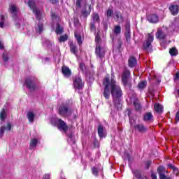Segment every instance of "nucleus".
<instances>
[{
	"instance_id": "30",
	"label": "nucleus",
	"mask_w": 179,
	"mask_h": 179,
	"mask_svg": "<svg viewBox=\"0 0 179 179\" xmlns=\"http://www.w3.org/2000/svg\"><path fill=\"white\" fill-rule=\"evenodd\" d=\"M56 33L57 34H62V33H64V28H62V27H60L59 24H57V25Z\"/></svg>"
},
{
	"instance_id": "19",
	"label": "nucleus",
	"mask_w": 179,
	"mask_h": 179,
	"mask_svg": "<svg viewBox=\"0 0 179 179\" xmlns=\"http://www.w3.org/2000/svg\"><path fill=\"white\" fill-rule=\"evenodd\" d=\"M166 33H164L162 30H158L156 34L157 38H159V40H164L166 38Z\"/></svg>"
},
{
	"instance_id": "1",
	"label": "nucleus",
	"mask_w": 179,
	"mask_h": 179,
	"mask_svg": "<svg viewBox=\"0 0 179 179\" xmlns=\"http://www.w3.org/2000/svg\"><path fill=\"white\" fill-rule=\"evenodd\" d=\"M109 87L110 89V93L113 99V103L115 104V108L117 110H121L122 108V104H121V101L120 98L122 96V90H121V87L117 85V83L114 79L110 81L109 78Z\"/></svg>"
},
{
	"instance_id": "8",
	"label": "nucleus",
	"mask_w": 179,
	"mask_h": 179,
	"mask_svg": "<svg viewBox=\"0 0 179 179\" xmlns=\"http://www.w3.org/2000/svg\"><path fill=\"white\" fill-rule=\"evenodd\" d=\"M73 86L76 89H82V87H83V83H82V78H80V77H73Z\"/></svg>"
},
{
	"instance_id": "47",
	"label": "nucleus",
	"mask_w": 179,
	"mask_h": 179,
	"mask_svg": "<svg viewBox=\"0 0 179 179\" xmlns=\"http://www.w3.org/2000/svg\"><path fill=\"white\" fill-rule=\"evenodd\" d=\"M42 179H51V174L45 173V175H43Z\"/></svg>"
},
{
	"instance_id": "41",
	"label": "nucleus",
	"mask_w": 179,
	"mask_h": 179,
	"mask_svg": "<svg viewBox=\"0 0 179 179\" xmlns=\"http://www.w3.org/2000/svg\"><path fill=\"white\" fill-rule=\"evenodd\" d=\"M68 40V35L65 34L64 36H62L59 38V42L60 43H64Z\"/></svg>"
},
{
	"instance_id": "49",
	"label": "nucleus",
	"mask_w": 179,
	"mask_h": 179,
	"mask_svg": "<svg viewBox=\"0 0 179 179\" xmlns=\"http://www.w3.org/2000/svg\"><path fill=\"white\" fill-rule=\"evenodd\" d=\"M150 164H152V162L150 161H147L145 163V167L146 169H149V167H150Z\"/></svg>"
},
{
	"instance_id": "45",
	"label": "nucleus",
	"mask_w": 179,
	"mask_h": 179,
	"mask_svg": "<svg viewBox=\"0 0 179 179\" xmlns=\"http://www.w3.org/2000/svg\"><path fill=\"white\" fill-rule=\"evenodd\" d=\"M80 69L82 71V72H85L86 71V66H85V64L80 63Z\"/></svg>"
},
{
	"instance_id": "6",
	"label": "nucleus",
	"mask_w": 179,
	"mask_h": 179,
	"mask_svg": "<svg viewBox=\"0 0 179 179\" xmlns=\"http://www.w3.org/2000/svg\"><path fill=\"white\" fill-rule=\"evenodd\" d=\"M59 114L62 115V117H69L71 114H72V110H69L68 106L62 105L59 108Z\"/></svg>"
},
{
	"instance_id": "10",
	"label": "nucleus",
	"mask_w": 179,
	"mask_h": 179,
	"mask_svg": "<svg viewBox=\"0 0 179 179\" xmlns=\"http://www.w3.org/2000/svg\"><path fill=\"white\" fill-rule=\"evenodd\" d=\"M136 131L140 132L141 134H145V132H148V127L145 126L144 124H137L134 126Z\"/></svg>"
},
{
	"instance_id": "32",
	"label": "nucleus",
	"mask_w": 179,
	"mask_h": 179,
	"mask_svg": "<svg viewBox=\"0 0 179 179\" xmlns=\"http://www.w3.org/2000/svg\"><path fill=\"white\" fill-rule=\"evenodd\" d=\"M70 50L71 52H73V54H74V55H76V51H78L76 45H73V43H71Z\"/></svg>"
},
{
	"instance_id": "22",
	"label": "nucleus",
	"mask_w": 179,
	"mask_h": 179,
	"mask_svg": "<svg viewBox=\"0 0 179 179\" xmlns=\"http://www.w3.org/2000/svg\"><path fill=\"white\" fill-rule=\"evenodd\" d=\"M98 135L101 138H104L106 134L104 133V127L103 125H99L98 127Z\"/></svg>"
},
{
	"instance_id": "43",
	"label": "nucleus",
	"mask_w": 179,
	"mask_h": 179,
	"mask_svg": "<svg viewBox=\"0 0 179 179\" xmlns=\"http://www.w3.org/2000/svg\"><path fill=\"white\" fill-rule=\"evenodd\" d=\"M134 104L136 110H141V103H139V102L134 101Z\"/></svg>"
},
{
	"instance_id": "7",
	"label": "nucleus",
	"mask_w": 179,
	"mask_h": 179,
	"mask_svg": "<svg viewBox=\"0 0 179 179\" xmlns=\"http://www.w3.org/2000/svg\"><path fill=\"white\" fill-rule=\"evenodd\" d=\"M155 37L153 36V34H148L147 40L145 43L143 44V48L149 51L150 48H152V43H153Z\"/></svg>"
},
{
	"instance_id": "39",
	"label": "nucleus",
	"mask_w": 179,
	"mask_h": 179,
	"mask_svg": "<svg viewBox=\"0 0 179 179\" xmlns=\"http://www.w3.org/2000/svg\"><path fill=\"white\" fill-rule=\"evenodd\" d=\"M115 16L117 20H122V15H121L120 12L115 13Z\"/></svg>"
},
{
	"instance_id": "5",
	"label": "nucleus",
	"mask_w": 179,
	"mask_h": 179,
	"mask_svg": "<svg viewBox=\"0 0 179 179\" xmlns=\"http://www.w3.org/2000/svg\"><path fill=\"white\" fill-rule=\"evenodd\" d=\"M129 76H131V71L128 69H124L122 76V80L124 86H131Z\"/></svg>"
},
{
	"instance_id": "27",
	"label": "nucleus",
	"mask_w": 179,
	"mask_h": 179,
	"mask_svg": "<svg viewBox=\"0 0 179 179\" xmlns=\"http://www.w3.org/2000/svg\"><path fill=\"white\" fill-rule=\"evenodd\" d=\"M27 117L29 121V122H33L34 121V113L31 111H29L27 114Z\"/></svg>"
},
{
	"instance_id": "37",
	"label": "nucleus",
	"mask_w": 179,
	"mask_h": 179,
	"mask_svg": "<svg viewBox=\"0 0 179 179\" xmlns=\"http://www.w3.org/2000/svg\"><path fill=\"white\" fill-rule=\"evenodd\" d=\"M36 33H38V34H41V32L43 31V24L39 23L38 24V27L36 29Z\"/></svg>"
},
{
	"instance_id": "14",
	"label": "nucleus",
	"mask_w": 179,
	"mask_h": 179,
	"mask_svg": "<svg viewBox=\"0 0 179 179\" xmlns=\"http://www.w3.org/2000/svg\"><path fill=\"white\" fill-rule=\"evenodd\" d=\"M147 20L150 23H157V22H159V16H157L156 14H151L148 15Z\"/></svg>"
},
{
	"instance_id": "28",
	"label": "nucleus",
	"mask_w": 179,
	"mask_h": 179,
	"mask_svg": "<svg viewBox=\"0 0 179 179\" xmlns=\"http://www.w3.org/2000/svg\"><path fill=\"white\" fill-rule=\"evenodd\" d=\"M37 143H38V141L36 138H33L32 140H31L30 145H29L30 148L34 149V148L37 146Z\"/></svg>"
},
{
	"instance_id": "17",
	"label": "nucleus",
	"mask_w": 179,
	"mask_h": 179,
	"mask_svg": "<svg viewBox=\"0 0 179 179\" xmlns=\"http://www.w3.org/2000/svg\"><path fill=\"white\" fill-rule=\"evenodd\" d=\"M163 170H164V168L163 166H159L157 169V171L159 175V178L160 179H171V178L167 177V176H166V175H164V173H162V171H163Z\"/></svg>"
},
{
	"instance_id": "26",
	"label": "nucleus",
	"mask_w": 179,
	"mask_h": 179,
	"mask_svg": "<svg viewBox=\"0 0 179 179\" xmlns=\"http://www.w3.org/2000/svg\"><path fill=\"white\" fill-rule=\"evenodd\" d=\"M113 34H115V36H118L121 34V26L120 25L115 26L113 29Z\"/></svg>"
},
{
	"instance_id": "13",
	"label": "nucleus",
	"mask_w": 179,
	"mask_h": 179,
	"mask_svg": "<svg viewBox=\"0 0 179 179\" xmlns=\"http://www.w3.org/2000/svg\"><path fill=\"white\" fill-rule=\"evenodd\" d=\"M169 10L171 13V15H173V16H176L177 15H178V12H179V6L178 5H171L169 6Z\"/></svg>"
},
{
	"instance_id": "51",
	"label": "nucleus",
	"mask_w": 179,
	"mask_h": 179,
	"mask_svg": "<svg viewBox=\"0 0 179 179\" xmlns=\"http://www.w3.org/2000/svg\"><path fill=\"white\" fill-rule=\"evenodd\" d=\"M151 178H152V179H157V176H156V174L155 173H152L151 174Z\"/></svg>"
},
{
	"instance_id": "20",
	"label": "nucleus",
	"mask_w": 179,
	"mask_h": 179,
	"mask_svg": "<svg viewBox=\"0 0 179 179\" xmlns=\"http://www.w3.org/2000/svg\"><path fill=\"white\" fill-rule=\"evenodd\" d=\"M128 63L130 68H134L136 65V59L131 56L129 58Z\"/></svg>"
},
{
	"instance_id": "24",
	"label": "nucleus",
	"mask_w": 179,
	"mask_h": 179,
	"mask_svg": "<svg viewBox=\"0 0 179 179\" xmlns=\"http://www.w3.org/2000/svg\"><path fill=\"white\" fill-rule=\"evenodd\" d=\"M143 120H144V121H146V122L152 121L153 120V115L150 112L147 113L144 115Z\"/></svg>"
},
{
	"instance_id": "53",
	"label": "nucleus",
	"mask_w": 179,
	"mask_h": 179,
	"mask_svg": "<svg viewBox=\"0 0 179 179\" xmlns=\"http://www.w3.org/2000/svg\"><path fill=\"white\" fill-rule=\"evenodd\" d=\"M176 79H179V72L176 73Z\"/></svg>"
},
{
	"instance_id": "40",
	"label": "nucleus",
	"mask_w": 179,
	"mask_h": 179,
	"mask_svg": "<svg viewBox=\"0 0 179 179\" xmlns=\"http://www.w3.org/2000/svg\"><path fill=\"white\" fill-rule=\"evenodd\" d=\"M92 174L94 176H95L96 177H97V176H99V169L96 167H92Z\"/></svg>"
},
{
	"instance_id": "16",
	"label": "nucleus",
	"mask_w": 179,
	"mask_h": 179,
	"mask_svg": "<svg viewBox=\"0 0 179 179\" xmlns=\"http://www.w3.org/2000/svg\"><path fill=\"white\" fill-rule=\"evenodd\" d=\"M125 36L127 43H129V41H131V26L128 24L126 25Z\"/></svg>"
},
{
	"instance_id": "35",
	"label": "nucleus",
	"mask_w": 179,
	"mask_h": 179,
	"mask_svg": "<svg viewBox=\"0 0 179 179\" xmlns=\"http://www.w3.org/2000/svg\"><path fill=\"white\" fill-rule=\"evenodd\" d=\"M75 37L78 41V44L80 45V44H82V36H80V34L75 32Z\"/></svg>"
},
{
	"instance_id": "55",
	"label": "nucleus",
	"mask_w": 179,
	"mask_h": 179,
	"mask_svg": "<svg viewBox=\"0 0 179 179\" xmlns=\"http://www.w3.org/2000/svg\"><path fill=\"white\" fill-rule=\"evenodd\" d=\"M141 179H148V177H146V176H143L142 178H141Z\"/></svg>"
},
{
	"instance_id": "23",
	"label": "nucleus",
	"mask_w": 179,
	"mask_h": 179,
	"mask_svg": "<svg viewBox=\"0 0 179 179\" xmlns=\"http://www.w3.org/2000/svg\"><path fill=\"white\" fill-rule=\"evenodd\" d=\"M76 5L77 8H82V5H84L85 8L87 6L86 0H76Z\"/></svg>"
},
{
	"instance_id": "50",
	"label": "nucleus",
	"mask_w": 179,
	"mask_h": 179,
	"mask_svg": "<svg viewBox=\"0 0 179 179\" xmlns=\"http://www.w3.org/2000/svg\"><path fill=\"white\" fill-rule=\"evenodd\" d=\"M95 41L97 43V44H99V42L100 41V36H99V34H97L95 37Z\"/></svg>"
},
{
	"instance_id": "34",
	"label": "nucleus",
	"mask_w": 179,
	"mask_h": 179,
	"mask_svg": "<svg viewBox=\"0 0 179 179\" xmlns=\"http://www.w3.org/2000/svg\"><path fill=\"white\" fill-rule=\"evenodd\" d=\"M0 27L1 29L5 27V17H3V15L0 16Z\"/></svg>"
},
{
	"instance_id": "3",
	"label": "nucleus",
	"mask_w": 179,
	"mask_h": 179,
	"mask_svg": "<svg viewBox=\"0 0 179 179\" xmlns=\"http://www.w3.org/2000/svg\"><path fill=\"white\" fill-rule=\"evenodd\" d=\"M103 85L104 86V90H103V96L106 100L110 99V96L111 94V90L110 88V85H109V78L106 77L103 79Z\"/></svg>"
},
{
	"instance_id": "54",
	"label": "nucleus",
	"mask_w": 179,
	"mask_h": 179,
	"mask_svg": "<svg viewBox=\"0 0 179 179\" xmlns=\"http://www.w3.org/2000/svg\"><path fill=\"white\" fill-rule=\"evenodd\" d=\"M58 2V0H52V3H57Z\"/></svg>"
},
{
	"instance_id": "46",
	"label": "nucleus",
	"mask_w": 179,
	"mask_h": 179,
	"mask_svg": "<svg viewBox=\"0 0 179 179\" xmlns=\"http://www.w3.org/2000/svg\"><path fill=\"white\" fill-rule=\"evenodd\" d=\"M96 22H92L91 23V31H96Z\"/></svg>"
},
{
	"instance_id": "11",
	"label": "nucleus",
	"mask_w": 179,
	"mask_h": 179,
	"mask_svg": "<svg viewBox=\"0 0 179 179\" xmlns=\"http://www.w3.org/2000/svg\"><path fill=\"white\" fill-rule=\"evenodd\" d=\"M95 53L96 57H99V58H104L105 52L104 50L100 47L99 44H96Z\"/></svg>"
},
{
	"instance_id": "4",
	"label": "nucleus",
	"mask_w": 179,
	"mask_h": 179,
	"mask_svg": "<svg viewBox=\"0 0 179 179\" xmlns=\"http://www.w3.org/2000/svg\"><path fill=\"white\" fill-rule=\"evenodd\" d=\"M36 80H37V79L34 77H29L26 80L25 85L27 89L31 92H34V90H36V84H34Z\"/></svg>"
},
{
	"instance_id": "12",
	"label": "nucleus",
	"mask_w": 179,
	"mask_h": 179,
	"mask_svg": "<svg viewBox=\"0 0 179 179\" xmlns=\"http://www.w3.org/2000/svg\"><path fill=\"white\" fill-rule=\"evenodd\" d=\"M10 129H12V124H10V122H8L6 126H1L0 127V137L2 138V136H3L5 131H10Z\"/></svg>"
},
{
	"instance_id": "44",
	"label": "nucleus",
	"mask_w": 179,
	"mask_h": 179,
	"mask_svg": "<svg viewBox=\"0 0 179 179\" xmlns=\"http://www.w3.org/2000/svg\"><path fill=\"white\" fill-rule=\"evenodd\" d=\"M8 59H9V57L8 56V53H3V62H8Z\"/></svg>"
},
{
	"instance_id": "25",
	"label": "nucleus",
	"mask_w": 179,
	"mask_h": 179,
	"mask_svg": "<svg viewBox=\"0 0 179 179\" xmlns=\"http://www.w3.org/2000/svg\"><path fill=\"white\" fill-rule=\"evenodd\" d=\"M92 17L94 23H100V16L97 13H93Z\"/></svg>"
},
{
	"instance_id": "52",
	"label": "nucleus",
	"mask_w": 179,
	"mask_h": 179,
	"mask_svg": "<svg viewBox=\"0 0 179 179\" xmlns=\"http://www.w3.org/2000/svg\"><path fill=\"white\" fill-rule=\"evenodd\" d=\"M3 43H2V41H0V50H3Z\"/></svg>"
},
{
	"instance_id": "36",
	"label": "nucleus",
	"mask_w": 179,
	"mask_h": 179,
	"mask_svg": "<svg viewBox=\"0 0 179 179\" xmlns=\"http://www.w3.org/2000/svg\"><path fill=\"white\" fill-rule=\"evenodd\" d=\"M147 83L146 81H141L138 84V89L143 90L146 87Z\"/></svg>"
},
{
	"instance_id": "21",
	"label": "nucleus",
	"mask_w": 179,
	"mask_h": 179,
	"mask_svg": "<svg viewBox=\"0 0 179 179\" xmlns=\"http://www.w3.org/2000/svg\"><path fill=\"white\" fill-rule=\"evenodd\" d=\"M154 110L156 113H158V114H162V113H163V106L159 103H155L154 105Z\"/></svg>"
},
{
	"instance_id": "42",
	"label": "nucleus",
	"mask_w": 179,
	"mask_h": 179,
	"mask_svg": "<svg viewBox=\"0 0 179 179\" xmlns=\"http://www.w3.org/2000/svg\"><path fill=\"white\" fill-rule=\"evenodd\" d=\"M134 176H135V177H136V178H138V179L142 178V176H141V172H139V171H135L134 172Z\"/></svg>"
},
{
	"instance_id": "33",
	"label": "nucleus",
	"mask_w": 179,
	"mask_h": 179,
	"mask_svg": "<svg viewBox=\"0 0 179 179\" xmlns=\"http://www.w3.org/2000/svg\"><path fill=\"white\" fill-rule=\"evenodd\" d=\"M0 118L1 121H5L6 119V112H5V109H3L0 113Z\"/></svg>"
},
{
	"instance_id": "29",
	"label": "nucleus",
	"mask_w": 179,
	"mask_h": 179,
	"mask_svg": "<svg viewBox=\"0 0 179 179\" xmlns=\"http://www.w3.org/2000/svg\"><path fill=\"white\" fill-rule=\"evenodd\" d=\"M92 6H89V10H86L85 9H83L82 10V16L83 17H86L87 16H89V15H90V9H91Z\"/></svg>"
},
{
	"instance_id": "31",
	"label": "nucleus",
	"mask_w": 179,
	"mask_h": 179,
	"mask_svg": "<svg viewBox=\"0 0 179 179\" xmlns=\"http://www.w3.org/2000/svg\"><path fill=\"white\" fill-rule=\"evenodd\" d=\"M114 13V10L112 8H108L106 13V17L108 19H110L113 14Z\"/></svg>"
},
{
	"instance_id": "9",
	"label": "nucleus",
	"mask_w": 179,
	"mask_h": 179,
	"mask_svg": "<svg viewBox=\"0 0 179 179\" xmlns=\"http://www.w3.org/2000/svg\"><path fill=\"white\" fill-rule=\"evenodd\" d=\"M57 124L59 131H63V132H66V131H68V126L66 125V123L64 122V120L58 119L57 120Z\"/></svg>"
},
{
	"instance_id": "38",
	"label": "nucleus",
	"mask_w": 179,
	"mask_h": 179,
	"mask_svg": "<svg viewBox=\"0 0 179 179\" xmlns=\"http://www.w3.org/2000/svg\"><path fill=\"white\" fill-rule=\"evenodd\" d=\"M177 52H178V51H177V49H176V48H171L170 50H169V53H170L171 55H172V56H176V55H177Z\"/></svg>"
},
{
	"instance_id": "15",
	"label": "nucleus",
	"mask_w": 179,
	"mask_h": 179,
	"mask_svg": "<svg viewBox=\"0 0 179 179\" xmlns=\"http://www.w3.org/2000/svg\"><path fill=\"white\" fill-rule=\"evenodd\" d=\"M62 72L66 78H69L71 75V69H69V67L64 66L62 68Z\"/></svg>"
},
{
	"instance_id": "2",
	"label": "nucleus",
	"mask_w": 179,
	"mask_h": 179,
	"mask_svg": "<svg viewBox=\"0 0 179 179\" xmlns=\"http://www.w3.org/2000/svg\"><path fill=\"white\" fill-rule=\"evenodd\" d=\"M28 6L33 10V13H34L36 16V19L37 20H41V11L37 8L36 6V3H34V1L33 0H29L28 1Z\"/></svg>"
},
{
	"instance_id": "18",
	"label": "nucleus",
	"mask_w": 179,
	"mask_h": 179,
	"mask_svg": "<svg viewBox=\"0 0 179 179\" xmlns=\"http://www.w3.org/2000/svg\"><path fill=\"white\" fill-rule=\"evenodd\" d=\"M10 12L12 13V15H16L17 13H19V9L15 4H11L10 6Z\"/></svg>"
},
{
	"instance_id": "48",
	"label": "nucleus",
	"mask_w": 179,
	"mask_h": 179,
	"mask_svg": "<svg viewBox=\"0 0 179 179\" xmlns=\"http://www.w3.org/2000/svg\"><path fill=\"white\" fill-rule=\"evenodd\" d=\"M51 16H52V20H55V19H56V20L59 19L58 17H57V14H55V13H52L51 14Z\"/></svg>"
}]
</instances>
